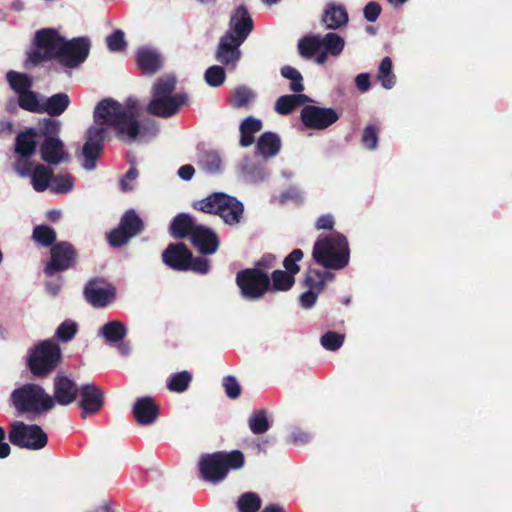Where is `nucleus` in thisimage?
<instances>
[{
	"instance_id": "obj_1",
	"label": "nucleus",
	"mask_w": 512,
	"mask_h": 512,
	"mask_svg": "<svg viewBox=\"0 0 512 512\" xmlns=\"http://www.w3.org/2000/svg\"><path fill=\"white\" fill-rule=\"evenodd\" d=\"M137 113L138 103L131 98L124 105L111 98L103 99L96 105L93 116L95 124L87 129L82 149L83 167L86 170H93L96 167L97 159L104 149L108 132L106 126L113 128L117 137L126 143H132L137 139L141 133Z\"/></svg>"
},
{
	"instance_id": "obj_2",
	"label": "nucleus",
	"mask_w": 512,
	"mask_h": 512,
	"mask_svg": "<svg viewBox=\"0 0 512 512\" xmlns=\"http://www.w3.org/2000/svg\"><path fill=\"white\" fill-rule=\"evenodd\" d=\"M314 261L330 270H341L348 266L350 248L347 238L338 232L319 238L313 246Z\"/></svg>"
},
{
	"instance_id": "obj_3",
	"label": "nucleus",
	"mask_w": 512,
	"mask_h": 512,
	"mask_svg": "<svg viewBox=\"0 0 512 512\" xmlns=\"http://www.w3.org/2000/svg\"><path fill=\"white\" fill-rule=\"evenodd\" d=\"M244 465L245 456L240 450L203 454L198 463L201 478L214 484L223 481L230 470H239Z\"/></svg>"
},
{
	"instance_id": "obj_4",
	"label": "nucleus",
	"mask_w": 512,
	"mask_h": 512,
	"mask_svg": "<svg viewBox=\"0 0 512 512\" xmlns=\"http://www.w3.org/2000/svg\"><path fill=\"white\" fill-rule=\"evenodd\" d=\"M12 406L20 415L35 417L54 408V400L45 389L36 383H25L10 395Z\"/></svg>"
},
{
	"instance_id": "obj_5",
	"label": "nucleus",
	"mask_w": 512,
	"mask_h": 512,
	"mask_svg": "<svg viewBox=\"0 0 512 512\" xmlns=\"http://www.w3.org/2000/svg\"><path fill=\"white\" fill-rule=\"evenodd\" d=\"M192 207L207 214L218 215L231 226L240 223L244 212V206L237 198L223 192H214L204 199L194 201Z\"/></svg>"
},
{
	"instance_id": "obj_6",
	"label": "nucleus",
	"mask_w": 512,
	"mask_h": 512,
	"mask_svg": "<svg viewBox=\"0 0 512 512\" xmlns=\"http://www.w3.org/2000/svg\"><path fill=\"white\" fill-rule=\"evenodd\" d=\"M62 361V351L58 343L51 339L34 345L27 356V368L36 378L50 375Z\"/></svg>"
},
{
	"instance_id": "obj_7",
	"label": "nucleus",
	"mask_w": 512,
	"mask_h": 512,
	"mask_svg": "<svg viewBox=\"0 0 512 512\" xmlns=\"http://www.w3.org/2000/svg\"><path fill=\"white\" fill-rule=\"evenodd\" d=\"M63 37L53 28H43L35 33L32 48L27 52L26 66L57 60Z\"/></svg>"
},
{
	"instance_id": "obj_8",
	"label": "nucleus",
	"mask_w": 512,
	"mask_h": 512,
	"mask_svg": "<svg viewBox=\"0 0 512 512\" xmlns=\"http://www.w3.org/2000/svg\"><path fill=\"white\" fill-rule=\"evenodd\" d=\"M8 438L14 446L28 450L43 449L48 443V436L39 425L22 421L10 423Z\"/></svg>"
},
{
	"instance_id": "obj_9",
	"label": "nucleus",
	"mask_w": 512,
	"mask_h": 512,
	"mask_svg": "<svg viewBox=\"0 0 512 512\" xmlns=\"http://www.w3.org/2000/svg\"><path fill=\"white\" fill-rule=\"evenodd\" d=\"M235 281L242 297L248 300H258L270 291V277L259 268L238 271Z\"/></svg>"
},
{
	"instance_id": "obj_10",
	"label": "nucleus",
	"mask_w": 512,
	"mask_h": 512,
	"mask_svg": "<svg viewBox=\"0 0 512 512\" xmlns=\"http://www.w3.org/2000/svg\"><path fill=\"white\" fill-rule=\"evenodd\" d=\"M78 259V252L68 241L55 243L50 249V260L44 268V272L53 276L60 271L73 268Z\"/></svg>"
},
{
	"instance_id": "obj_11",
	"label": "nucleus",
	"mask_w": 512,
	"mask_h": 512,
	"mask_svg": "<svg viewBox=\"0 0 512 512\" xmlns=\"http://www.w3.org/2000/svg\"><path fill=\"white\" fill-rule=\"evenodd\" d=\"M89 50L88 38L78 37L69 41L63 38L57 61L69 68L78 67L88 57Z\"/></svg>"
},
{
	"instance_id": "obj_12",
	"label": "nucleus",
	"mask_w": 512,
	"mask_h": 512,
	"mask_svg": "<svg viewBox=\"0 0 512 512\" xmlns=\"http://www.w3.org/2000/svg\"><path fill=\"white\" fill-rule=\"evenodd\" d=\"M86 301L95 308L108 306L115 300L116 288L102 277L90 279L83 290Z\"/></svg>"
},
{
	"instance_id": "obj_13",
	"label": "nucleus",
	"mask_w": 512,
	"mask_h": 512,
	"mask_svg": "<svg viewBox=\"0 0 512 512\" xmlns=\"http://www.w3.org/2000/svg\"><path fill=\"white\" fill-rule=\"evenodd\" d=\"M338 112L329 107L306 105L300 113L302 124L312 130H325L339 120Z\"/></svg>"
},
{
	"instance_id": "obj_14",
	"label": "nucleus",
	"mask_w": 512,
	"mask_h": 512,
	"mask_svg": "<svg viewBox=\"0 0 512 512\" xmlns=\"http://www.w3.org/2000/svg\"><path fill=\"white\" fill-rule=\"evenodd\" d=\"M186 94L178 93L173 96L152 97L147 105V112L160 118H169L175 115L181 106L187 105Z\"/></svg>"
},
{
	"instance_id": "obj_15",
	"label": "nucleus",
	"mask_w": 512,
	"mask_h": 512,
	"mask_svg": "<svg viewBox=\"0 0 512 512\" xmlns=\"http://www.w3.org/2000/svg\"><path fill=\"white\" fill-rule=\"evenodd\" d=\"M80 392V387L77 383L62 372L57 373L53 379V395L51 399L54 400V406L59 404L61 406H68L74 403Z\"/></svg>"
},
{
	"instance_id": "obj_16",
	"label": "nucleus",
	"mask_w": 512,
	"mask_h": 512,
	"mask_svg": "<svg viewBox=\"0 0 512 512\" xmlns=\"http://www.w3.org/2000/svg\"><path fill=\"white\" fill-rule=\"evenodd\" d=\"M79 396L80 401L78 405L81 409V417L83 419L89 415L98 413L104 405V393L93 383L81 385Z\"/></svg>"
},
{
	"instance_id": "obj_17",
	"label": "nucleus",
	"mask_w": 512,
	"mask_h": 512,
	"mask_svg": "<svg viewBox=\"0 0 512 512\" xmlns=\"http://www.w3.org/2000/svg\"><path fill=\"white\" fill-rule=\"evenodd\" d=\"M191 251L183 242L170 243L162 252L163 263L174 271H189Z\"/></svg>"
},
{
	"instance_id": "obj_18",
	"label": "nucleus",
	"mask_w": 512,
	"mask_h": 512,
	"mask_svg": "<svg viewBox=\"0 0 512 512\" xmlns=\"http://www.w3.org/2000/svg\"><path fill=\"white\" fill-rule=\"evenodd\" d=\"M253 30V20L244 5L238 6L230 17L229 28L225 34H230L244 42Z\"/></svg>"
},
{
	"instance_id": "obj_19",
	"label": "nucleus",
	"mask_w": 512,
	"mask_h": 512,
	"mask_svg": "<svg viewBox=\"0 0 512 512\" xmlns=\"http://www.w3.org/2000/svg\"><path fill=\"white\" fill-rule=\"evenodd\" d=\"M190 241L202 255H212L216 253L220 246V240L216 232L202 224L197 226Z\"/></svg>"
},
{
	"instance_id": "obj_20",
	"label": "nucleus",
	"mask_w": 512,
	"mask_h": 512,
	"mask_svg": "<svg viewBox=\"0 0 512 512\" xmlns=\"http://www.w3.org/2000/svg\"><path fill=\"white\" fill-rule=\"evenodd\" d=\"M41 159L49 165H58L70 160L65 144L60 138L44 139L40 144Z\"/></svg>"
},
{
	"instance_id": "obj_21",
	"label": "nucleus",
	"mask_w": 512,
	"mask_h": 512,
	"mask_svg": "<svg viewBox=\"0 0 512 512\" xmlns=\"http://www.w3.org/2000/svg\"><path fill=\"white\" fill-rule=\"evenodd\" d=\"M244 42L233 38L230 34H224L219 41L216 50V60L223 65H235L241 57V51L239 47Z\"/></svg>"
},
{
	"instance_id": "obj_22",
	"label": "nucleus",
	"mask_w": 512,
	"mask_h": 512,
	"mask_svg": "<svg viewBox=\"0 0 512 512\" xmlns=\"http://www.w3.org/2000/svg\"><path fill=\"white\" fill-rule=\"evenodd\" d=\"M132 411L135 421L142 426L154 423L159 416V408L150 396L137 398Z\"/></svg>"
},
{
	"instance_id": "obj_23",
	"label": "nucleus",
	"mask_w": 512,
	"mask_h": 512,
	"mask_svg": "<svg viewBox=\"0 0 512 512\" xmlns=\"http://www.w3.org/2000/svg\"><path fill=\"white\" fill-rule=\"evenodd\" d=\"M321 20L327 29L336 30L345 26L349 17L343 5L329 2L325 6Z\"/></svg>"
},
{
	"instance_id": "obj_24",
	"label": "nucleus",
	"mask_w": 512,
	"mask_h": 512,
	"mask_svg": "<svg viewBox=\"0 0 512 512\" xmlns=\"http://www.w3.org/2000/svg\"><path fill=\"white\" fill-rule=\"evenodd\" d=\"M198 225L190 214L180 213L173 218L169 232L174 239H191Z\"/></svg>"
},
{
	"instance_id": "obj_25",
	"label": "nucleus",
	"mask_w": 512,
	"mask_h": 512,
	"mask_svg": "<svg viewBox=\"0 0 512 512\" xmlns=\"http://www.w3.org/2000/svg\"><path fill=\"white\" fill-rule=\"evenodd\" d=\"M37 133L34 128H27L18 133L15 139V153L21 158H30L36 151Z\"/></svg>"
},
{
	"instance_id": "obj_26",
	"label": "nucleus",
	"mask_w": 512,
	"mask_h": 512,
	"mask_svg": "<svg viewBox=\"0 0 512 512\" xmlns=\"http://www.w3.org/2000/svg\"><path fill=\"white\" fill-rule=\"evenodd\" d=\"M70 103L67 93H56L42 101V114L46 113L48 116L56 118L68 109Z\"/></svg>"
},
{
	"instance_id": "obj_27",
	"label": "nucleus",
	"mask_w": 512,
	"mask_h": 512,
	"mask_svg": "<svg viewBox=\"0 0 512 512\" xmlns=\"http://www.w3.org/2000/svg\"><path fill=\"white\" fill-rule=\"evenodd\" d=\"M281 141L279 136L273 132L263 133L257 141V151L263 157L276 156L280 150Z\"/></svg>"
},
{
	"instance_id": "obj_28",
	"label": "nucleus",
	"mask_w": 512,
	"mask_h": 512,
	"mask_svg": "<svg viewBox=\"0 0 512 512\" xmlns=\"http://www.w3.org/2000/svg\"><path fill=\"white\" fill-rule=\"evenodd\" d=\"M262 121L254 117L245 118L240 124V145L242 147L251 146L254 141V134L262 129Z\"/></svg>"
},
{
	"instance_id": "obj_29",
	"label": "nucleus",
	"mask_w": 512,
	"mask_h": 512,
	"mask_svg": "<svg viewBox=\"0 0 512 512\" xmlns=\"http://www.w3.org/2000/svg\"><path fill=\"white\" fill-rule=\"evenodd\" d=\"M137 65L145 73L154 74L161 67L159 55L152 50L142 48L137 52Z\"/></svg>"
},
{
	"instance_id": "obj_30",
	"label": "nucleus",
	"mask_w": 512,
	"mask_h": 512,
	"mask_svg": "<svg viewBox=\"0 0 512 512\" xmlns=\"http://www.w3.org/2000/svg\"><path fill=\"white\" fill-rule=\"evenodd\" d=\"M37 137L44 139L59 138L61 132V121L54 117L40 119L36 126Z\"/></svg>"
},
{
	"instance_id": "obj_31",
	"label": "nucleus",
	"mask_w": 512,
	"mask_h": 512,
	"mask_svg": "<svg viewBox=\"0 0 512 512\" xmlns=\"http://www.w3.org/2000/svg\"><path fill=\"white\" fill-rule=\"evenodd\" d=\"M53 176V172L50 168L42 164L36 165L31 174V182L34 190L37 192L45 191L50 186Z\"/></svg>"
},
{
	"instance_id": "obj_32",
	"label": "nucleus",
	"mask_w": 512,
	"mask_h": 512,
	"mask_svg": "<svg viewBox=\"0 0 512 512\" xmlns=\"http://www.w3.org/2000/svg\"><path fill=\"white\" fill-rule=\"evenodd\" d=\"M127 327L118 320L107 322L102 326L100 333L110 343H118L127 335Z\"/></svg>"
},
{
	"instance_id": "obj_33",
	"label": "nucleus",
	"mask_w": 512,
	"mask_h": 512,
	"mask_svg": "<svg viewBox=\"0 0 512 512\" xmlns=\"http://www.w3.org/2000/svg\"><path fill=\"white\" fill-rule=\"evenodd\" d=\"M119 226L132 237L140 234L144 229V223L135 210H127L121 217Z\"/></svg>"
},
{
	"instance_id": "obj_34",
	"label": "nucleus",
	"mask_w": 512,
	"mask_h": 512,
	"mask_svg": "<svg viewBox=\"0 0 512 512\" xmlns=\"http://www.w3.org/2000/svg\"><path fill=\"white\" fill-rule=\"evenodd\" d=\"M269 277L271 291H288L295 284V277L284 270H274Z\"/></svg>"
},
{
	"instance_id": "obj_35",
	"label": "nucleus",
	"mask_w": 512,
	"mask_h": 512,
	"mask_svg": "<svg viewBox=\"0 0 512 512\" xmlns=\"http://www.w3.org/2000/svg\"><path fill=\"white\" fill-rule=\"evenodd\" d=\"M321 48V37L318 35L305 36L298 42L299 54L307 59L314 57Z\"/></svg>"
},
{
	"instance_id": "obj_36",
	"label": "nucleus",
	"mask_w": 512,
	"mask_h": 512,
	"mask_svg": "<svg viewBox=\"0 0 512 512\" xmlns=\"http://www.w3.org/2000/svg\"><path fill=\"white\" fill-rule=\"evenodd\" d=\"M377 80L384 89H391L396 83V76L392 71V60L390 57H384L378 67Z\"/></svg>"
},
{
	"instance_id": "obj_37",
	"label": "nucleus",
	"mask_w": 512,
	"mask_h": 512,
	"mask_svg": "<svg viewBox=\"0 0 512 512\" xmlns=\"http://www.w3.org/2000/svg\"><path fill=\"white\" fill-rule=\"evenodd\" d=\"M6 79L10 87L18 94L24 93L31 89L32 80L25 73L16 71H9L6 75Z\"/></svg>"
},
{
	"instance_id": "obj_38",
	"label": "nucleus",
	"mask_w": 512,
	"mask_h": 512,
	"mask_svg": "<svg viewBox=\"0 0 512 512\" xmlns=\"http://www.w3.org/2000/svg\"><path fill=\"white\" fill-rule=\"evenodd\" d=\"M18 105L28 112L42 114V101H39L38 94L31 89L18 96Z\"/></svg>"
},
{
	"instance_id": "obj_39",
	"label": "nucleus",
	"mask_w": 512,
	"mask_h": 512,
	"mask_svg": "<svg viewBox=\"0 0 512 512\" xmlns=\"http://www.w3.org/2000/svg\"><path fill=\"white\" fill-rule=\"evenodd\" d=\"M192 378V374L186 370L174 373L168 380L167 388L172 392L182 393L188 389Z\"/></svg>"
},
{
	"instance_id": "obj_40",
	"label": "nucleus",
	"mask_w": 512,
	"mask_h": 512,
	"mask_svg": "<svg viewBox=\"0 0 512 512\" xmlns=\"http://www.w3.org/2000/svg\"><path fill=\"white\" fill-rule=\"evenodd\" d=\"M255 98L254 92L246 86L236 87L230 96V106L233 108L246 107Z\"/></svg>"
},
{
	"instance_id": "obj_41",
	"label": "nucleus",
	"mask_w": 512,
	"mask_h": 512,
	"mask_svg": "<svg viewBox=\"0 0 512 512\" xmlns=\"http://www.w3.org/2000/svg\"><path fill=\"white\" fill-rule=\"evenodd\" d=\"M321 45L329 55L338 56L344 49L345 41L340 35L329 32L321 38Z\"/></svg>"
},
{
	"instance_id": "obj_42",
	"label": "nucleus",
	"mask_w": 512,
	"mask_h": 512,
	"mask_svg": "<svg viewBox=\"0 0 512 512\" xmlns=\"http://www.w3.org/2000/svg\"><path fill=\"white\" fill-rule=\"evenodd\" d=\"M281 76L290 81L289 88L294 93H300L304 91L303 76L294 67L285 65L280 69Z\"/></svg>"
},
{
	"instance_id": "obj_43",
	"label": "nucleus",
	"mask_w": 512,
	"mask_h": 512,
	"mask_svg": "<svg viewBox=\"0 0 512 512\" xmlns=\"http://www.w3.org/2000/svg\"><path fill=\"white\" fill-rule=\"evenodd\" d=\"M33 239L41 244L43 247H52L56 241V231L47 225H38L34 227Z\"/></svg>"
},
{
	"instance_id": "obj_44",
	"label": "nucleus",
	"mask_w": 512,
	"mask_h": 512,
	"mask_svg": "<svg viewBox=\"0 0 512 512\" xmlns=\"http://www.w3.org/2000/svg\"><path fill=\"white\" fill-rule=\"evenodd\" d=\"M261 507V498L255 492H245L237 500L239 512H257Z\"/></svg>"
},
{
	"instance_id": "obj_45",
	"label": "nucleus",
	"mask_w": 512,
	"mask_h": 512,
	"mask_svg": "<svg viewBox=\"0 0 512 512\" xmlns=\"http://www.w3.org/2000/svg\"><path fill=\"white\" fill-rule=\"evenodd\" d=\"M249 428L255 435H260L268 431L270 423L267 418L265 410L260 409L255 411L249 418Z\"/></svg>"
},
{
	"instance_id": "obj_46",
	"label": "nucleus",
	"mask_w": 512,
	"mask_h": 512,
	"mask_svg": "<svg viewBox=\"0 0 512 512\" xmlns=\"http://www.w3.org/2000/svg\"><path fill=\"white\" fill-rule=\"evenodd\" d=\"M176 88V78L174 76H162L158 78L152 89V97L173 96Z\"/></svg>"
},
{
	"instance_id": "obj_47",
	"label": "nucleus",
	"mask_w": 512,
	"mask_h": 512,
	"mask_svg": "<svg viewBox=\"0 0 512 512\" xmlns=\"http://www.w3.org/2000/svg\"><path fill=\"white\" fill-rule=\"evenodd\" d=\"M379 127L374 124L367 125L361 136V143L368 150H375L378 146Z\"/></svg>"
},
{
	"instance_id": "obj_48",
	"label": "nucleus",
	"mask_w": 512,
	"mask_h": 512,
	"mask_svg": "<svg viewBox=\"0 0 512 512\" xmlns=\"http://www.w3.org/2000/svg\"><path fill=\"white\" fill-rule=\"evenodd\" d=\"M202 168L208 173H216L221 168V158L214 151H204L200 157Z\"/></svg>"
},
{
	"instance_id": "obj_49",
	"label": "nucleus",
	"mask_w": 512,
	"mask_h": 512,
	"mask_svg": "<svg viewBox=\"0 0 512 512\" xmlns=\"http://www.w3.org/2000/svg\"><path fill=\"white\" fill-rule=\"evenodd\" d=\"M303 251L301 249H294L283 260L284 271L290 273L295 277L300 271L299 262L303 259Z\"/></svg>"
},
{
	"instance_id": "obj_50",
	"label": "nucleus",
	"mask_w": 512,
	"mask_h": 512,
	"mask_svg": "<svg viewBox=\"0 0 512 512\" xmlns=\"http://www.w3.org/2000/svg\"><path fill=\"white\" fill-rule=\"evenodd\" d=\"M131 238L133 237L119 225L107 234V241L113 248H119L126 245Z\"/></svg>"
},
{
	"instance_id": "obj_51",
	"label": "nucleus",
	"mask_w": 512,
	"mask_h": 512,
	"mask_svg": "<svg viewBox=\"0 0 512 512\" xmlns=\"http://www.w3.org/2000/svg\"><path fill=\"white\" fill-rule=\"evenodd\" d=\"M344 339L343 334L328 331L321 336L320 343L326 350L336 351L343 345Z\"/></svg>"
},
{
	"instance_id": "obj_52",
	"label": "nucleus",
	"mask_w": 512,
	"mask_h": 512,
	"mask_svg": "<svg viewBox=\"0 0 512 512\" xmlns=\"http://www.w3.org/2000/svg\"><path fill=\"white\" fill-rule=\"evenodd\" d=\"M303 284L306 288L321 293L325 287L323 278H321L320 270L309 268L306 272Z\"/></svg>"
},
{
	"instance_id": "obj_53",
	"label": "nucleus",
	"mask_w": 512,
	"mask_h": 512,
	"mask_svg": "<svg viewBox=\"0 0 512 512\" xmlns=\"http://www.w3.org/2000/svg\"><path fill=\"white\" fill-rule=\"evenodd\" d=\"M77 324L71 320L62 322L55 333L57 339L62 342H68L74 338L77 333Z\"/></svg>"
},
{
	"instance_id": "obj_54",
	"label": "nucleus",
	"mask_w": 512,
	"mask_h": 512,
	"mask_svg": "<svg viewBox=\"0 0 512 512\" xmlns=\"http://www.w3.org/2000/svg\"><path fill=\"white\" fill-rule=\"evenodd\" d=\"M225 70L221 66H211L205 72V81L212 87H218L225 81Z\"/></svg>"
},
{
	"instance_id": "obj_55",
	"label": "nucleus",
	"mask_w": 512,
	"mask_h": 512,
	"mask_svg": "<svg viewBox=\"0 0 512 512\" xmlns=\"http://www.w3.org/2000/svg\"><path fill=\"white\" fill-rule=\"evenodd\" d=\"M293 94L280 96L275 103V111L280 115H289L296 109Z\"/></svg>"
},
{
	"instance_id": "obj_56",
	"label": "nucleus",
	"mask_w": 512,
	"mask_h": 512,
	"mask_svg": "<svg viewBox=\"0 0 512 512\" xmlns=\"http://www.w3.org/2000/svg\"><path fill=\"white\" fill-rule=\"evenodd\" d=\"M107 46L112 52H120L126 48V41L124 39V33L122 30H115L112 34L106 38Z\"/></svg>"
},
{
	"instance_id": "obj_57",
	"label": "nucleus",
	"mask_w": 512,
	"mask_h": 512,
	"mask_svg": "<svg viewBox=\"0 0 512 512\" xmlns=\"http://www.w3.org/2000/svg\"><path fill=\"white\" fill-rule=\"evenodd\" d=\"M73 187V180L70 176H53L51 191L54 193H66Z\"/></svg>"
},
{
	"instance_id": "obj_58",
	"label": "nucleus",
	"mask_w": 512,
	"mask_h": 512,
	"mask_svg": "<svg viewBox=\"0 0 512 512\" xmlns=\"http://www.w3.org/2000/svg\"><path fill=\"white\" fill-rule=\"evenodd\" d=\"M222 385L228 398L237 399L241 395V386L234 376L224 377Z\"/></svg>"
},
{
	"instance_id": "obj_59",
	"label": "nucleus",
	"mask_w": 512,
	"mask_h": 512,
	"mask_svg": "<svg viewBox=\"0 0 512 512\" xmlns=\"http://www.w3.org/2000/svg\"><path fill=\"white\" fill-rule=\"evenodd\" d=\"M189 271H192L196 274L205 275L210 270V262L208 259L197 256L194 257L193 253H191V260L189 261Z\"/></svg>"
},
{
	"instance_id": "obj_60",
	"label": "nucleus",
	"mask_w": 512,
	"mask_h": 512,
	"mask_svg": "<svg viewBox=\"0 0 512 512\" xmlns=\"http://www.w3.org/2000/svg\"><path fill=\"white\" fill-rule=\"evenodd\" d=\"M382 8L379 3L371 1L363 9L364 17L369 22H375L380 16Z\"/></svg>"
},
{
	"instance_id": "obj_61",
	"label": "nucleus",
	"mask_w": 512,
	"mask_h": 512,
	"mask_svg": "<svg viewBox=\"0 0 512 512\" xmlns=\"http://www.w3.org/2000/svg\"><path fill=\"white\" fill-rule=\"evenodd\" d=\"M319 292L308 289L299 296V302L302 308L310 309L317 301Z\"/></svg>"
},
{
	"instance_id": "obj_62",
	"label": "nucleus",
	"mask_w": 512,
	"mask_h": 512,
	"mask_svg": "<svg viewBox=\"0 0 512 512\" xmlns=\"http://www.w3.org/2000/svg\"><path fill=\"white\" fill-rule=\"evenodd\" d=\"M29 158L18 159L14 164L15 171L21 177H28L32 174V163L28 160Z\"/></svg>"
},
{
	"instance_id": "obj_63",
	"label": "nucleus",
	"mask_w": 512,
	"mask_h": 512,
	"mask_svg": "<svg viewBox=\"0 0 512 512\" xmlns=\"http://www.w3.org/2000/svg\"><path fill=\"white\" fill-rule=\"evenodd\" d=\"M335 221L332 215L330 214H324L321 215L316 223L315 228L317 230H332L334 227Z\"/></svg>"
},
{
	"instance_id": "obj_64",
	"label": "nucleus",
	"mask_w": 512,
	"mask_h": 512,
	"mask_svg": "<svg viewBox=\"0 0 512 512\" xmlns=\"http://www.w3.org/2000/svg\"><path fill=\"white\" fill-rule=\"evenodd\" d=\"M291 442L295 445L305 444L310 440V434L304 431L293 432L290 436Z\"/></svg>"
}]
</instances>
